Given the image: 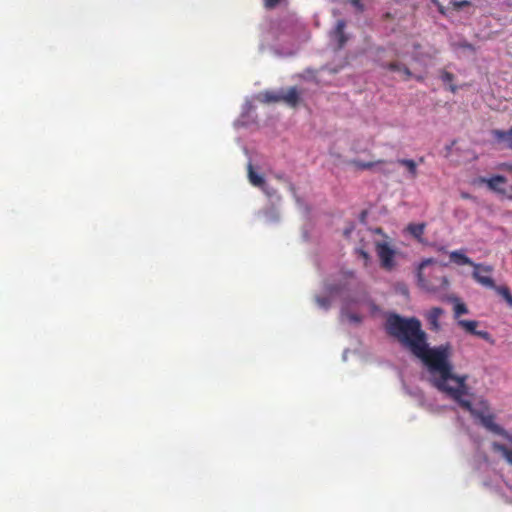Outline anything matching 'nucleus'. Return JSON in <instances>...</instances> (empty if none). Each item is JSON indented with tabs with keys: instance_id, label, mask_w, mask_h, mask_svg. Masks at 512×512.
I'll return each mask as SVG.
<instances>
[{
	"instance_id": "obj_2",
	"label": "nucleus",
	"mask_w": 512,
	"mask_h": 512,
	"mask_svg": "<svg viewBox=\"0 0 512 512\" xmlns=\"http://www.w3.org/2000/svg\"><path fill=\"white\" fill-rule=\"evenodd\" d=\"M467 380V375L458 376L452 372L449 380L441 382L436 388L453 399L473 417L477 418L486 429L496 434H504V429L495 423V418L492 414H485L482 411L474 409L471 401L465 399V396L469 395Z\"/></svg>"
},
{
	"instance_id": "obj_34",
	"label": "nucleus",
	"mask_w": 512,
	"mask_h": 512,
	"mask_svg": "<svg viewBox=\"0 0 512 512\" xmlns=\"http://www.w3.org/2000/svg\"><path fill=\"white\" fill-rule=\"evenodd\" d=\"M350 319L353 320V321H356V322L360 321V318L358 316H356V315H351Z\"/></svg>"
},
{
	"instance_id": "obj_8",
	"label": "nucleus",
	"mask_w": 512,
	"mask_h": 512,
	"mask_svg": "<svg viewBox=\"0 0 512 512\" xmlns=\"http://www.w3.org/2000/svg\"><path fill=\"white\" fill-rule=\"evenodd\" d=\"M450 261L458 266H464L469 265L474 267L476 264L473 262L468 256L465 255V251L463 249L461 250H454L449 253Z\"/></svg>"
},
{
	"instance_id": "obj_6",
	"label": "nucleus",
	"mask_w": 512,
	"mask_h": 512,
	"mask_svg": "<svg viewBox=\"0 0 512 512\" xmlns=\"http://www.w3.org/2000/svg\"><path fill=\"white\" fill-rule=\"evenodd\" d=\"M300 94L296 87H290L287 91L281 90V102L295 108L300 103Z\"/></svg>"
},
{
	"instance_id": "obj_15",
	"label": "nucleus",
	"mask_w": 512,
	"mask_h": 512,
	"mask_svg": "<svg viewBox=\"0 0 512 512\" xmlns=\"http://www.w3.org/2000/svg\"><path fill=\"white\" fill-rule=\"evenodd\" d=\"M407 230L414 238H416L418 241L421 242L422 236H423L424 230H425V224L424 223H420V224L411 223L407 226Z\"/></svg>"
},
{
	"instance_id": "obj_21",
	"label": "nucleus",
	"mask_w": 512,
	"mask_h": 512,
	"mask_svg": "<svg viewBox=\"0 0 512 512\" xmlns=\"http://www.w3.org/2000/svg\"><path fill=\"white\" fill-rule=\"evenodd\" d=\"M467 313H468L467 306L464 303L457 301L454 306L455 318H459L461 315L467 314Z\"/></svg>"
},
{
	"instance_id": "obj_40",
	"label": "nucleus",
	"mask_w": 512,
	"mask_h": 512,
	"mask_svg": "<svg viewBox=\"0 0 512 512\" xmlns=\"http://www.w3.org/2000/svg\"><path fill=\"white\" fill-rule=\"evenodd\" d=\"M416 79H417L418 81H422V79H423V78H422V77H420V76H417V77H416Z\"/></svg>"
},
{
	"instance_id": "obj_27",
	"label": "nucleus",
	"mask_w": 512,
	"mask_h": 512,
	"mask_svg": "<svg viewBox=\"0 0 512 512\" xmlns=\"http://www.w3.org/2000/svg\"><path fill=\"white\" fill-rule=\"evenodd\" d=\"M351 4L359 11H363L364 10V6L361 2V0H351L350 1Z\"/></svg>"
},
{
	"instance_id": "obj_31",
	"label": "nucleus",
	"mask_w": 512,
	"mask_h": 512,
	"mask_svg": "<svg viewBox=\"0 0 512 512\" xmlns=\"http://www.w3.org/2000/svg\"><path fill=\"white\" fill-rule=\"evenodd\" d=\"M502 169H504L506 171H509V172H512V164L505 163V164L502 165Z\"/></svg>"
},
{
	"instance_id": "obj_30",
	"label": "nucleus",
	"mask_w": 512,
	"mask_h": 512,
	"mask_svg": "<svg viewBox=\"0 0 512 512\" xmlns=\"http://www.w3.org/2000/svg\"><path fill=\"white\" fill-rule=\"evenodd\" d=\"M360 255L366 262L370 259L369 254L364 250H360Z\"/></svg>"
},
{
	"instance_id": "obj_7",
	"label": "nucleus",
	"mask_w": 512,
	"mask_h": 512,
	"mask_svg": "<svg viewBox=\"0 0 512 512\" xmlns=\"http://www.w3.org/2000/svg\"><path fill=\"white\" fill-rule=\"evenodd\" d=\"M443 313L444 310L440 307H433L427 312L426 319L431 330L438 331L440 329L439 319Z\"/></svg>"
},
{
	"instance_id": "obj_22",
	"label": "nucleus",
	"mask_w": 512,
	"mask_h": 512,
	"mask_svg": "<svg viewBox=\"0 0 512 512\" xmlns=\"http://www.w3.org/2000/svg\"><path fill=\"white\" fill-rule=\"evenodd\" d=\"M403 66H404V64H402L400 62H396V61L382 65V67L384 69H387V70L393 71V72H400V71H402V67Z\"/></svg>"
},
{
	"instance_id": "obj_23",
	"label": "nucleus",
	"mask_w": 512,
	"mask_h": 512,
	"mask_svg": "<svg viewBox=\"0 0 512 512\" xmlns=\"http://www.w3.org/2000/svg\"><path fill=\"white\" fill-rule=\"evenodd\" d=\"M453 6V9L454 10H460L461 8L465 7V6H469L471 3L467 0H462V1H456V0H452L450 2Z\"/></svg>"
},
{
	"instance_id": "obj_20",
	"label": "nucleus",
	"mask_w": 512,
	"mask_h": 512,
	"mask_svg": "<svg viewBox=\"0 0 512 512\" xmlns=\"http://www.w3.org/2000/svg\"><path fill=\"white\" fill-rule=\"evenodd\" d=\"M493 289L505 299L509 306L512 307V294L508 287L495 285V288Z\"/></svg>"
},
{
	"instance_id": "obj_18",
	"label": "nucleus",
	"mask_w": 512,
	"mask_h": 512,
	"mask_svg": "<svg viewBox=\"0 0 512 512\" xmlns=\"http://www.w3.org/2000/svg\"><path fill=\"white\" fill-rule=\"evenodd\" d=\"M492 136L499 141H508L512 139V127L507 130L494 129L491 131Z\"/></svg>"
},
{
	"instance_id": "obj_26",
	"label": "nucleus",
	"mask_w": 512,
	"mask_h": 512,
	"mask_svg": "<svg viewBox=\"0 0 512 512\" xmlns=\"http://www.w3.org/2000/svg\"><path fill=\"white\" fill-rule=\"evenodd\" d=\"M400 72L403 73L405 80L410 79L411 76H412V72L410 71V69L406 65H404L402 67V71H400Z\"/></svg>"
},
{
	"instance_id": "obj_4",
	"label": "nucleus",
	"mask_w": 512,
	"mask_h": 512,
	"mask_svg": "<svg viewBox=\"0 0 512 512\" xmlns=\"http://www.w3.org/2000/svg\"><path fill=\"white\" fill-rule=\"evenodd\" d=\"M473 268L472 277L477 283L489 289L495 288V282L491 277L492 266L476 263Z\"/></svg>"
},
{
	"instance_id": "obj_32",
	"label": "nucleus",
	"mask_w": 512,
	"mask_h": 512,
	"mask_svg": "<svg viewBox=\"0 0 512 512\" xmlns=\"http://www.w3.org/2000/svg\"><path fill=\"white\" fill-rule=\"evenodd\" d=\"M502 436H504L511 444H512V434H508L505 430H504V434H501Z\"/></svg>"
},
{
	"instance_id": "obj_28",
	"label": "nucleus",
	"mask_w": 512,
	"mask_h": 512,
	"mask_svg": "<svg viewBox=\"0 0 512 512\" xmlns=\"http://www.w3.org/2000/svg\"><path fill=\"white\" fill-rule=\"evenodd\" d=\"M474 335H477L484 340L490 339V334L487 331H476Z\"/></svg>"
},
{
	"instance_id": "obj_37",
	"label": "nucleus",
	"mask_w": 512,
	"mask_h": 512,
	"mask_svg": "<svg viewBox=\"0 0 512 512\" xmlns=\"http://www.w3.org/2000/svg\"><path fill=\"white\" fill-rule=\"evenodd\" d=\"M463 47L469 48V49L472 48L471 44H465V45H463Z\"/></svg>"
},
{
	"instance_id": "obj_11",
	"label": "nucleus",
	"mask_w": 512,
	"mask_h": 512,
	"mask_svg": "<svg viewBox=\"0 0 512 512\" xmlns=\"http://www.w3.org/2000/svg\"><path fill=\"white\" fill-rule=\"evenodd\" d=\"M439 77L441 79V81L448 85V89L452 92V93H456L457 90H458V87L456 85L453 84L454 80H455V75L445 69H442L439 71Z\"/></svg>"
},
{
	"instance_id": "obj_14",
	"label": "nucleus",
	"mask_w": 512,
	"mask_h": 512,
	"mask_svg": "<svg viewBox=\"0 0 512 512\" xmlns=\"http://www.w3.org/2000/svg\"><path fill=\"white\" fill-rule=\"evenodd\" d=\"M492 448L495 452H499L502 454V456L505 458V460L512 465V450L509 449L504 444L494 442L492 444Z\"/></svg>"
},
{
	"instance_id": "obj_13",
	"label": "nucleus",
	"mask_w": 512,
	"mask_h": 512,
	"mask_svg": "<svg viewBox=\"0 0 512 512\" xmlns=\"http://www.w3.org/2000/svg\"><path fill=\"white\" fill-rule=\"evenodd\" d=\"M345 26L346 23L344 20H338L334 31L335 37L338 39L340 48L343 47L347 41V38L344 33Z\"/></svg>"
},
{
	"instance_id": "obj_39",
	"label": "nucleus",
	"mask_w": 512,
	"mask_h": 512,
	"mask_svg": "<svg viewBox=\"0 0 512 512\" xmlns=\"http://www.w3.org/2000/svg\"><path fill=\"white\" fill-rule=\"evenodd\" d=\"M419 162H420V163H423V162H424V158H423V157H420V158H419Z\"/></svg>"
},
{
	"instance_id": "obj_9",
	"label": "nucleus",
	"mask_w": 512,
	"mask_h": 512,
	"mask_svg": "<svg viewBox=\"0 0 512 512\" xmlns=\"http://www.w3.org/2000/svg\"><path fill=\"white\" fill-rule=\"evenodd\" d=\"M396 163L405 167L407 170V178L415 180L418 177V164L413 159H397Z\"/></svg>"
},
{
	"instance_id": "obj_5",
	"label": "nucleus",
	"mask_w": 512,
	"mask_h": 512,
	"mask_svg": "<svg viewBox=\"0 0 512 512\" xmlns=\"http://www.w3.org/2000/svg\"><path fill=\"white\" fill-rule=\"evenodd\" d=\"M480 183H485L488 188L496 193L505 194L506 190L503 188V185L506 184L507 179L502 175H495L491 178H479Z\"/></svg>"
},
{
	"instance_id": "obj_36",
	"label": "nucleus",
	"mask_w": 512,
	"mask_h": 512,
	"mask_svg": "<svg viewBox=\"0 0 512 512\" xmlns=\"http://www.w3.org/2000/svg\"><path fill=\"white\" fill-rule=\"evenodd\" d=\"M441 282H442L443 284H448V281H447V279H446L445 277H442V278H441Z\"/></svg>"
},
{
	"instance_id": "obj_41",
	"label": "nucleus",
	"mask_w": 512,
	"mask_h": 512,
	"mask_svg": "<svg viewBox=\"0 0 512 512\" xmlns=\"http://www.w3.org/2000/svg\"><path fill=\"white\" fill-rule=\"evenodd\" d=\"M419 47H420V45H419V44H415V45H414V48H415V49H416V48H419Z\"/></svg>"
},
{
	"instance_id": "obj_3",
	"label": "nucleus",
	"mask_w": 512,
	"mask_h": 512,
	"mask_svg": "<svg viewBox=\"0 0 512 512\" xmlns=\"http://www.w3.org/2000/svg\"><path fill=\"white\" fill-rule=\"evenodd\" d=\"M375 248L381 267L388 271L392 270L395 267V250L386 242H377Z\"/></svg>"
},
{
	"instance_id": "obj_1",
	"label": "nucleus",
	"mask_w": 512,
	"mask_h": 512,
	"mask_svg": "<svg viewBox=\"0 0 512 512\" xmlns=\"http://www.w3.org/2000/svg\"><path fill=\"white\" fill-rule=\"evenodd\" d=\"M386 330L389 335L395 337L404 347L427 366L434 376L433 385L437 387L441 382L449 380L453 372L450 361L452 346L445 343L430 348L427 343V335L422 330L421 322L415 318H404L392 314L387 318Z\"/></svg>"
},
{
	"instance_id": "obj_24",
	"label": "nucleus",
	"mask_w": 512,
	"mask_h": 512,
	"mask_svg": "<svg viewBox=\"0 0 512 512\" xmlns=\"http://www.w3.org/2000/svg\"><path fill=\"white\" fill-rule=\"evenodd\" d=\"M316 302L324 309H328L330 307V300L327 297H316Z\"/></svg>"
},
{
	"instance_id": "obj_12",
	"label": "nucleus",
	"mask_w": 512,
	"mask_h": 512,
	"mask_svg": "<svg viewBox=\"0 0 512 512\" xmlns=\"http://www.w3.org/2000/svg\"><path fill=\"white\" fill-rule=\"evenodd\" d=\"M247 168L250 183L255 187L264 188L265 180L261 175L254 171L253 165L249 163Z\"/></svg>"
},
{
	"instance_id": "obj_19",
	"label": "nucleus",
	"mask_w": 512,
	"mask_h": 512,
	"mask_svg": "<svg viewBox=\"0 0 512 512\" xmlns=\"http://www.w3.org/2000/svg\"><path fill=\"white\" fill-rule=\"evenodd\" d=\"M458 324L470 334L474 335L477 331L478 322L475 320H459Z\"/></svg>"
},
{
	"instance_id": "obj_38",
	"label": "nucleus",
	"mask_w": 512,
	"mask_h": 512,
	"mask_svg": "<svg viewBox=\"0 0 512 512\" xmlns=\"http://www.w3.org/2000/svg\"><path fill=\"white\" fill-rule=\"evenodd\" d=\"M509 141H510V142H509V148H510V149H512V139H511V140H509Z\"/></svg>"
},
{
	"instance_id": "obj_17",
	"label": "nucleus",
	"mask_w": 512,
	"mask_h": 512,
	"mask_svg": "<svg viewBox=\"0 0 512 512\" xmlns=\"http://www.w3.org/2000/svg\"><path fill=\"white\" fill-rule=\"evenodd\" d=\"M260 96L262 101L266 103L281 102V91L278 93L273 91H265Z\"/></svg>"
},
{
	"instance_id": "obj_35",
	"label": "nucleus",
	"mask_w": 512,
	"mask_h": 512,
	"mask_svg": "<svg viewBox=\"0 0 512 512\" xmlns=\"http://www.w3.org/2000/svg\"><path fill=\"white\" fill-rule=\"evenodd\" d=\"M380 171L385 174V175H388L390 173L389 170H385V169H380Z\"/></svg>"
},
{
	"instance_id": "obj_16",
	"label": "nucleus",
	"mask_w": 512,
	"mask_h": 512,
	"mask_svg": "<svg viewBox=\"0 0 512 512\" xmlns=\"http://www.w3.org/2000/svg\"><path fill=\"white\" fill-rule=\"evenodd\" d=\"M384 163H387V161L386 160H378V161H374V162H363V161H359V160L351 161V164L354 165L359 170H369V169H372L373 167H375L376 165L384 164Z\"/></svg>"
},
{
	"instance_id": "obj_25",
	"label": "nucleus",
	"mask_w": 512,
	"mask_h": 512,
	"mask_svg": "<svg viewBox=\"0 0 512 512\" xmlns=\"http://www.w3.org/2000/svg\"><path fill=\"white\" fill-rule=\"evenodd\" d=\"M326 289L330 294H335L339 293L343 289V287L340 285L329 284L327 285Z\"/></svg>"
},
{
	"instance_id": "obj_33",
	"label": "nucleus",
	"mask_w": 512,
	"mask_h": 512,
	"mask_svg": "<svg viewBox=\"0 0 512 512\" xmlns=\"http://www.w3.org/2000/svg\"><path fill=\"white\" fill-rule=\"evenodd\" d=\"M502 436H504L511 444H512V434H508L505 430H504V434H501Z\"/></svg>"
},
{
	"instance_id": "obj_29",
	"label": "nucleus",
	"mask_w": 512,
	"mask_h": 512,
	"mask_svg": "<svg viewBox=\"0 0 512 512\" xmlns=\"http://www.w3.org/2000/svg\"><path fill=\"white\" fill-rule=\"evenodd\" d=\"M432 2L437 6L438 11L441 14L445 15L446 12H445V7L443 6V4H441L438 0H432Z\"/></svg>"
},
{
	"instance_id": "obj_10",
	"label": "nucleus",
	"mask_w": 512,
	"mask_h": 512,
	"mask_svg": "<svg viewBox=\"0 0 512 512\" xmlns=\"http://www.w3.org/2000/svg\"><path fill=\"white\" fill-rule=\"evenodd\" d=\"M433 262L432 259H428V260H424L421 264H420V267H419V271H418V274H417V277H418V282L419 284L427 289L428 291H435L436 289V286L434 284H431L429 283L426 278L424 277V274L422 272L423 268L428 265V264H431Z\"/></svg>"
}]
</instances>
